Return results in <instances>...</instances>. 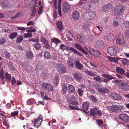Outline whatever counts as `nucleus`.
I'll return each instance as SVG.
<instances>
[{
	"instance_id": "obj_1",
	"label": "nucleus",
	"mask_w": 129,
	"mask_h": 129,
	"mask_svg": "<svg viewBox=\"0 0 129 129\" xmlns=\"http://www.w3.org/2000/svg\"><path fill=\"white\" fill-rule=\"evenodd\" d=\"M119 48L115 46L111 45L108 48L107 52L111 56L116 55V53L119 50Z\"/></svg>"
},
{
	"instance_id": "obj_2",
	"label": "nucleus",
	"mask_w": 129,
	"mask_h": 129,
	"mask_svg": "<svg viewBox=\"0 0 129 129\" xmlns=\"http://www.w3.org/2000/svg\"><path fill=\"white\" fill-rule=\"evenodd\" d=\"M125 9L123 6L120 5L117 6L114 10V13L115 15L118 16L121 15Z\"/></svg>"
},
{
	"instance_id": "obj_3",
	"label": "nucleus",
	"mask_w": 129,
	"mask_h": 129,
	"mask_svg": "<svg viewBox=\"0 0 129 129\" xmlns=\"http://www.w3.org/2000/svg\"><path fill=\"white\" fill-rule=\"evenodd\" d=\"M118 87L124 91H127L129 90V85L126 83L121 82L118 85Z\"/></svg>"
},
{
	"instance_id": "obj_4",
	"label": "nucleus",
	"mask_w": 129,
	"mask_h": 129,
	"mask_svg": "<svg viewBox=\"0 0 129 129\" xmlns=\"http://www.w3.org/2000/svg\"><path fill=\"white\" fill-rule=\"evenodd\" d=\"M43 116L41 114H40L36 119L34 121V126L37 128L38 127L41 125L43 121Z\"/></svg>"
},
{
	"instance_id": "obj_5",
	"label": "nucleus",
	"mask_w": 129,
	"mask_h": 129,
	"mask_svg": "<svg viewBox=\"0 0 129 129\" xmlns=\"http://www.w3.org/2000/svg\"><path fill=\"white\" fill-rule=\"evenodd\" d=\"M42 87L48 92L52 91L53 89L52 86L50 84L47 83H43L42 84Z\"/></svg>"
},
{
	"instance_id": "obj_6",
	"label": "nucleus",
	"mask_w": 129,
	"mask_h": 129,
	"mask_svg": "<svg viewBox=\"0 0 129 129\" xmlns=\"http://www.w3.org/2000/svg\"><path fill=\"white\" fill-rule=\"evenodd\" d=\"M57 70L59 73L64 74L66 73V70L64 66L62 64H60L58 66Z\"/></svg>"
},
{
	"instance_id": "obj_7",
	"label": "nucleus",
	"mask_w": 129,
	"mask_h": 129,
	"mask_svg": "<svg viewBox=\"0 0 129 129\" xmlns=\"http://www.w3.org/2000/svg\"><path fill=\"white\" fill-rule=\"evenodd\" d=\"M70 6L67 2H64L63 5V10L65 13H67L70 9Z\"/></svg>"
},
{
	"instance_id": "obj_8",
	"label": "nucleus",
	"mask_w": 129,
	"mask_h": 129,
	"mask_svg": "<svg viewBox=\"0 0 129 129\" xmlns=\"http://www.w3.org/2000/svg\"><path fill=\"white\" fill-rule=\"evenodd\" d=\"M113 8V5L111 4H109L104 6L102 7V9L103 11L107 12Z\"/></svg>"
},
{
	"instance_id": "obj_9",
	"label": "nucleus",
	"mask_w": 129,
	"mask_h": 129,
	"mask_svg": "<svg viewBox=\"0 0 129 129\" xmlns=\"http://www.w3.org/2000/svg\"><path fill=\"white\" fill-rule=\"evenodd\" d=\"M77 39L78 41L82 44L86 42L85 38L82 34H79L77 36Z\"/></svg>"
},
{
	"instance_id": "obj_10",
	"label": "nucleus",
	"mask_w": 129,
	"mask_h": 129,
	"mask_svg": "<svg viewBox=\"0 0 129 129\" xmlns=\"http://www.w3.org/2000/svg\"><path fill=\"white\" fill-rule=\"evenodd\" d=\"M65 49H66L67 51H68L70 50L73 52V53L76 54L79 56H82L83 55L82 54L79 53L76 50L72 47L70 48L68 46H66Z\"/></svg>"
},
{
	"instance_id": "obj_11",
	"label": "nucleus",
	"mask_w": 129,
	"mask_h": 129,
	"mask_svg": "<svg viewBox=\"0 0 129 129\" xmlns=\"http://www.w3.org/2000/svg\"><path fill=\"white\" fill-rule=\"evenodd\" d=\"M72 17L73 19L75 20H78L79 17V12L76 10L73 11L72 13Z\"/></svg>"
},
{
	"instance_id": "obj_12",
	"label": "nucleus",
	"mask_w": 129,
	"mask_h": 129,
	"mask_svg": "<svg viewBox=\"0 0 129 129\" xmlns=\"http://www.w3.org/2000/svg\"><path fill=\"white\" fill-rule=\"evenodd\" d=\"M116 42L120 45L124 44V41L122 35H119L118 36L116 40Z\"/></svg>"
},
{
	"instance_id": "obj_13",
	"label": "nucleus",
	"mask_w": 129,
	"mask_h": 129,
	"mask_svg": "<svg viewBox=\"0 0 129 129\" xmlns=\"http://www.w3.org/2000/svg\"><path fill=\"white\" fill-rule=\"evenodd\" d=\"M120 118L122 121L125 122L129 121V117L125 114H121L119 115Z\"/></svg>"
},
{
	"instance_id": "obj_14",
	"label": "nucleus",
	"mask_w": 129,
	"mask_h": 129,
	"mask_svg": "<svg viewBox=\"0 0 129 129\" xmlns=\"http://www.w3.org/2000/svg\"><path fill=\"white\" fill-rule=\"evenodd\" d=\"M74 45L78 50L81 51V52L84 54L85 55L88 54L87 52L85 51L81 45H80L78 43L75 44Z\"/></svg>"
},
{
	"instance_id": "obj_15",
	"label": "nucleus",
	"mask_w": 129,
	"mask_h": 129,
	"mask_svg": "<svg viewBox=\"0 0 129 129\" xmlns=\"http://www.w3.org/2000/svg\"><path fill=\"white\" fill-rule=\"evenodd\" d=\"M122 108L120 106L118 105H114L111 107V109L113 112H117L118 110L121 109Z\"/></svg>"
},
{
	"instance_id": "obj_16",
	"label": "nucleus",
	"mask_w": 129,
	"mask_h": 129,
	"mask_svg": "<svg viewBox=\"0 0 129 129\" xmlns=\"http://www.w3.org/2000/svg\"><path fill=\"white\" fill-rule=\"evenodd\" d=\"M74 77L75 79L78 81H80L82 78V74L79 73H76L74 74Z\"/></svg>"
},
{
	"instance_id": "obj_17",
	"label": "nucleus",
	"mask_w": 129,
	"mask_h": 129,
	"mask_svg": "<svg viewBox=\"0 0 129 129\" xmlns=\"http://www.w3.org/2000/svg\"><path fill=\"white\" fill-rule=\"evenodd\" d=\"M89 106V104L88 103L86 102L84 103L82 105V106L81 109V110L86 113V111H87L88 109Z\"/></svg>"
},
{
	"instance_id": "obj_18",
	"label": "nucleus",
	"mask_w": 129,
	"mask_h": 129,
	"mask_svg": "<svg viewBox=\"0 0 129 129\" xmlns=\"http://www.w3.org/2000/svg\"><path fill=\"white\" fill-rule=\"evenodd\" d=\"M111 96L112 99L115 100H121L122 96L116 93H113L111 94Z\"/></svg>"
},
{
	"instance_id": "obj_19",
	"label": "nucleus",
	"mask_w": 129,
	"mask_h": 129,
	"mask_svg": "<svg viewBox=\"0 0 129 129\" xmlns=\"http://www.w3.org/2000/svg\"><path fill=\"white\" fill-rule=\"evenodd\" d=\"M1 4L4 8H8L11 6V5L8 1H5L4 3H1Z\"/></svg>"
},
{
	"instance_id": "obj_20",
	"label": "nucleus",
	"mask_w": 129,
	"mask_h": 129,
	"mask_svg": "<svg viewBox=\"0 0 129 129\" xmlns=\"http://www.w3.org/2000/svg\"><path fill=\"white\" fill-rule=\"evenodd\" d=\"M76 67L77 69L81 70L83 67L78 61H76L75 63Z\"/></svg>"
},
{
	"instance_id": "obj_21",
	"label": "nucleus",
	"mask_w": 129,
	"mask_h": 129,
	"mask_svg": "<svg viewBox=\"0 0 129 129\" xmlns=\"http://www.w3.org/2000/svg\"><path fill=\"white\" fill-rule=\"evenodd\" d=\"M69 102L73 105H77L78 104L76 98L74 97H71L69 101Z\"/></svg>"
},
{
	"instance_id": "obj_22",
	"label": "nucleus",
	"mask_w": 129,
	"mask_h": 129,
	"mask_svg": "<svg viewBox=\"0 0 129 129\" xmlns=\"http://www.w3.org/2000/svg\"><path fill=\"white\" fill-rule=\"evenodd\" d=\"M116 71L117 72L121 75L124 74L125 72L123 69L119 67L116 68Z\"/></svg>"
},
{
	"instance_id": "obj_23",
	"label": "nucleus",
	"mask_w": 129,
	"mask_h": 129,
	"mask_svg": "<svg viewBox=\"0 0 129 129\" xmlns=\"http://www.w3.org/2000/svg\"><path fill=\"white\" fill-rule=\"evenodd\" d=\"M90 20L93 19L96 15V13L95 11H88Z\"/></svg>"
},
{
	"instance_id": "obj_24",
	"label": "nucleus",
	"mask_w": 129,
	"mask_h": 129,
	"mask_svg": "<svg viewBox=\"0 0 129 129\" xmlns=\"http://www.w3.org/2000/svg\"><path fill=\"white\" fill-rule=\"evenodd\" d=\"M108 58L109 60L112 62H114L116 63H117L118 62V60L120 59L119 58H117L115 57H112L109 56H108Z\"/></svg>"
},
{
	"instance_id": "obj_25",
	"label": "nucleus",
	"mask_w": 129,
	"mask_h": 129,
	"mask_svg": "<svg viewBox=\"0 0 129 129\" xmlns=\"http://www.w3.org/2000/svg\"><path fill=\"white\" fill-rule=\"evenodd\" d=\"M33 47L37 50H40L41 48V44L40 43H36L33 45Z\"/></svg>"
},
{
	"instance_id": "obj_26",
	"label": "nucleus",
	"mask_w": 129,
	"mask_h": 129,
	"mask_svg": "<svg viewBox=\"0 0 129 129\" xmlns=\"http://www.w3.org/2000/svg\"><path fill=\"white\" fill-rule=\"evenodd\" d=\"M26 56L28 59H31L33 57V54L30 51L27 52L26 54Z\"/></svg>"
},
{
	"instance_id": "obj_27",
	"label": "nucleus",
	"mask_w": 129,
	"mask_h": 129,
	"mask_svg": "<svg viewBox=\"0 0 129 129\" xmlns=\"http://www.w3.org/2000/svg\"><path fill=\"white\" fill-rule=\"evenodd\" d=\"M57 26L59 30L60 31L63 29V27L62 25V23L61 21H58L57 22Z\"/></svg>"
},
{
	"instance_id": "obj_28",
	"label": "nucleus",
	"mask_w": 129,
	"mask_h": 129,
	"mask_svg": "<svg viewBox=\"0 0 129 129\" xmlns=\"http://www.w3.org/2000/svg\"><path fill=\"white\" fill-rule=\"evenodd\" d=\"M88 12H85L83 15V19L85 20H90V18Z\"/></svg>"
},
{
	"instance_id": "obj_29",
	"label": "nucleus",
	"mask_w": 129,
	"mask_h": 129,
	"mask_svg": "<svg viewBox=\"0 0 129 129\" xmlns=\"http://www.w3.org/2000/svg\"><path fill=\"white\" fill-rule=\"evenodd\" d=\"M51 41L55 43L57 45L58 44H60L61 43L60 40L56 38H53L51 39Z\"/></svg>"
},
{
	"instance_id": "obj_30",
	"label": "nucleus",
	"mask_w": 129,
	"mask_h": 129,
	"mask_svg": "<svg viewBox=\"0 0 129 129\" xmlns=\"http://www.w3.org/2000/svg\"><path fill=\"white\" fill-rule=\"evenodd\" d=\"M5 78L8 82H10L11 79V77L10 74H9L8 73L6 72L5 74Z\"/></svg>"
},
{
	"instance_id": "obj_31",
	"label": "nucleus",
	"mask_w": 129,
	"mask_h": 129,
	"mask_svg": "<svg viewBox=\"0 0 129 129\" xmlns=\"http://www.w3.org/2000/svg\"><path fill=\"white\" fill-rule=\"evenodd\" d=\"M69 92L70 93L74 92L75 91V88L72 85L68 86Z\"/></svg>"
},
{
	"instance_id": "obj_32",
	"label": "nucleus",
	"mask_w": 129,
	"mask_h": 129,
	"mask_svg": "<svg viewBox=\"0 0 129 129\" xmlns=\"http://www.w3.org/2000/svg\"><path fill=\"white\" fill-rule=\"evenodd\" d=\"M89 98L93 102L97 103L98 102V99L94 96L91 95L89 97Z\"/></svg>"
},
{
	"instance_id": "obj_33",
	"label": "nucleus",
	"mask_w": 129,
	"mask_h": 129,
	"mask_svg": "<svg viewBox=\"0 0 129 129\" xmlns=\"http://www.w3.org/2000/svg\"><path fill=\"white\" fill-rule=\"evenodd\" d=\"M98 91L100 92V93H105L107 92L108 90L107 89H106L103 88H99Z\"/></svg>"
},
{
	"instance_id": "obj_34",
	"label": "nucleus",
	"mask_w": 129,
	"mask_h": 129,
	"mask_svg": "<svg viewBox=\"0 0 129 129\" xmlns=\"http://www.w3.org/2000/svg\"><path fill=\"white\" fill-rule=\"evenodd\" d=\"M17 35V33L13 32L11 33L9 35V38L11 39H14Z\"/></svg>"
},
{
	"instance_id": "obj_35",
	"label": "nucleus",
	"mask_w": 129,
	"mask_h": 129,
	"mask_svg": "<svg viewBox=\"0 0 129 129\" xmlns=\"http://www.w3.org/2000/svg\"><path fill=\"white\" fill-rule=\"evenodd\" d=\"M67 91V85L65 84H63L62 85V92L63 94L65 95L66 94Z\"/></svg>"
},
{
	"instance_id": "obj_36",
	"label": "nucleus",
	"mask_w": 129,
	"mask_h": 129,
	"mask_svg": "<svg viewBox=\"0 0 129 129\" xmlns=\"http://www.w3.org/2000/svg\"><path fill=\"white\" fill-rule=\"evenodd\" d=\"M23 38L22 35L19 36L16 40V42L19 43L23 39Z\"/></svg>"
},
{
	"instance_id": "obj_37",
	"label": "nucleus",
	"mask_w": 129,
	"mask_h": 129,
	"mask_svg": "<svg viewBox=\"0 0 129 129\" xmlns=\"http://www.w3.org/2000/svg\"><path fill=\"white\" fill-rule=\"evenodd\" d=\"M2 55L3 56H6L7 58H9L10 57V53L7 51H4L2 53Z\"/></svg>"
},
{
	"instance_id": "obj_38",
	"label": "nucleus",
	"mask_w": 129,
	"mask_h": 129,
	"mask_svg": "<svg viewBox=\"0 0 129 129\" xmlns=\"http://www.w3.org/2000/svg\"><path fill=\"white\" fill-rule=\"evenodd\" d=\"M101 54L100 52L94 50L93 52H92V54L94 56L98 57Z\"/></svg>"
},
{
	"instance_id": "obj_39",
	"label": "nucleus",
	"mask_w": 129,
	"mask_h": 129,
	"mask_svg": "<svg viewBox=\"0 0 129 129\" xmlns=\"http://www.w3.org/2000/svg\"><path fill=\"white\" fill-rule=\"evenodd\" d=\"M40 40L41 42H42L44 45H47V43H48L47 40L46 38L41 37Z\"/></svg>"
},
{
	"instance_id": "obj_40",
	"label": "nucleus",
	"mask_w": 129,
	"mask_h": 129,
	"mask_svg": "<svg viewBox=\"0 0 129 129\" xmlns=\"http://www.w3.org/2000/svg\"><path fill=\"white\" fill-rule=\"evenodd\" d=\"M40 40L38 38H31L28 39V41L29 42H39Z\"/></svg>"
},
{
	"instance_id": "obj_41",
	"label": "nucleus",
	"mask_w": 129,
	"mask_h": 129,
	"mask_svg": "<svg viewBox=\"0 0 129 129\" xmlns=\"http://www.w3.org/2000/svg\"><path fill=\"white\" fill-rule=\"evenodd\" d=\"M85 72L87 74L90 76H95V74H94V72H91L88 71V70H86Z\"/></svg>"
},
{
	"instance_id": "obj_42",
	"label": "nucleus",
	"mask_w": 129,
	"mask_h": 129,
	"mask_svg": "<svg viewBox=\"0 0 129 129\" xmlns=\"http://www.w3.org/2000/svg\"><path fill=\"white\" fill-rule=\"evenodd\" d=\"M35 100L34 99L32 98L28 100L27 102V104L28 105H30L35 103Z\"/></svg>"
},
{
	"instance_id": "obj_43",
	"label": "nucleus",
	"mask_w": 129,
	"mask_h": 129,
	"mask_svg": "<svg viewBox=\"0 0 129 129\" xmlns=\"http://www.w3.org/2000/svg\"><path fill=\"white\" fill-rule=\"evenodd\" d=\"M44 56L47 59H49L51 57V55L50 53L48 51L45 52L44 53Z\"/></svg>"
},
{
	"instance_id": "obj_44",
	"label": "nucleus",
	"mask_w": 129,
	"mask_h": 129,
	"mask_svg": "<svg viewBox=\"0 0 129 129\" xmlns=\"http://www.w3.org/2000/svg\"><path fill=\"white\" fill-rule=\"evenodd\" d=\"M93 79L95 80L96 81H97L99 82H102V80L101 77L99 76H98L97 77H93Z\"/></svg>"
},
{
	"instance_id": "obj_45",
	"label": "nucleus",
	"mask_w": 129,
	"mask_h": 129,
	"mask_svg": "<svg viewBox=\"0 0 129 129\" xmlns=\"http://www.w3.org/2000/svg\"><path fill=\"white\" fill-rule=\"evenodd\" d=\"M0 78L1 79L3 80L5 78L4 72L3 69H1L0 71Z\"/></svg>"
},
{
	"instance_id": "obj_46",
	"label": "nucleus",
	"mask_w": 129,
	"mask_h": 129,
	"mask_svg": "<svg viewBox=\"0 0 129 129\" xmlns=\"http://www.w3.org/2000/svg\"><path fill=\"white\" fill-rule=\"evenodd\" d=\"M90 114L91 115L93 116H95L97 114L96 111L95 110H94L93 109H92L90 111Z\"/></svg>"
},
{
	"instance_id": "obj_47",
	"label": "nucleus",
	"mask_w": 129,
	"mask_h": 129,
	"mask_svg": "<svg viewBox=\"0 0 129 129\" xmlns=\"http://www.w3.org/2000/svg\"><path fill=\"white\" fill-rule=\"evenodd\" d=\"M97 122L98 125L102 127L104 126L103 121L100 119H98L96 120Z\"/></svg>"
},
{
	"instance_id": "obj_48",
	"label": "nucleus",
	"mask_w": 129,
	"mask_h": 129,
	"mask_svg": "<svg viewBox=\"0 0 129 129\" xmlns=\"http://www.w3.org/2000/svg\"><path fill=\"white\" fill-rule=\"evenodd\" d=\"M32 36L33 35L30 33L24 34L23 35V37L25 38H31Z\"/></svg>"
},
{
	"instance_id": "obj_49",
	"label": "nucleus",
	"mask_w": 129,
	"mask_h": 129,
	"mask_svg": "<svg viewBox=\"0 0 129 129\" xmlns=\"http://www.w3.org/2000/svg\"><path fill=\"white\" fill-rule=\"evenodd\" d=\"M36 9L34 7L31 10V16H33L36 14Z\"/></svg>"
},
{
	"instance_id": "obj_50",
	"label": "nucleus",
	"mask_w": 129,
	"mask_h": 129,
	"mask_svg": "<svg viewBox=\"0 0 129 129\" xmlns=\"http://www.w3.org/2000/svg\"><path fill=\"white\" fill-rule=\"evenodd\" d=\"M6 42V39L4 38L1 39L0 40V44H3Z\"/></svg>"
},
{
	"instance_id": "obj_51",
	"label": "nucleus",
	"mask_w": 129,
	"mask_h": 129,
	"mask_svg": "<svg viewBox=\"0 0 129 129\" xmlns=\"http://www.w3.org/2000/svg\"><path fill=\"white\" fill-rule=\"evenodd\" d=\"M41 94L42 95V98H44L46 100H50V99L49 97H48V96H47L45 95V96L44 95V93L43 92H41Z\"/></svg>"
},
{
	"instance_id": "obj_52",
	"label": "nucleus",
	"mask_w": 129,
	"mask_h": 129,
	"mask_svg": "<svg viewBox=\"0 0 129 129\" xmlns=\"http://www.w3.org/2000/svg\"><path fill=\"white\" fill-rule=\"evenodd\" d=\"M67 63L70 67H73L74 66L73 63L70 60L68 61L67 62Z\"/></svg>"
},
{
	"instance_id": "obj_53",
	"label": "nucleus",
	"mask_w": 129,
	"mask_h": 129,
	"mask_svg": "<svg viewBox=\"0 0 129 129\" xmlns=\"http://www.w3.org/2000/svg\"><path fill=\"white\" fill-rule=\"evenodd\" d=\"M78 92L79 95L81 96L83 93V90L80 88H78Z\"/></svg>"
},
{
	"instance_id": "obj_54",
	"label": "nucleus",
	"mask_w": 129,
	"mask_h": 129,
	"mask_svg": "<svg viewBox=\"0 0 129 129\" xmlns=\"http://www.w3.org/2000/svg\"><path fill=\"white\" fill-rule=\"evenodd\" d=\"M122 63L124 64H128V61L126 59H122Z\"/></svg>"
},
{
	"instance_id": "obj_55",
	"label": "nucleus",
	"mask_w": 129,
	"mask_h": 129,
	"mask_svg": "<svg viewBox=\"0 0 129 129\" xmlns=\"http://www.w3.org/2000/svg\"><path fill=\"white\" fill-rule=\"evenodd\" d=\"M18 111H16L13 112H12L11 113V115L13 116H16L18 115Z\"/></svg>"
},
{
	"instance_id": "obj_56",
	"label": "nucleus",
	"mask_w": 129,
	"mask_h": 129,
	"mask_svg": "<svg viewBox=\"0 0 129 129\" xmlns=\"http://www.w3.org/2000/svg\"><path fill=\"white\" fill-rule=\"evenodd\" d=\"M124 26L126 28H128L129 27V21H125L124 23Z\"/></svg>"
},
{
	"instance_id": "obj_57",
	"label": "nucleus",
	"mask_w": 129,
	"mask_h": 129,
	"mask_svg": "<svg viewBox=\"0 0 129 129\" xmlns=\"http://www.w3.org/2000/svg\"><path fill=\"white\" fill-rule=\"evenodd\" d=\"M35 23L33 21H31L28 22L27 24V25L29 26L30 25H35Z\"/></svg>"
},
{
	"instance_id": "obj_58",
	"label": "nucleus",
	"mask_w": 129,
	"mask_h": 129,
	"mask_svg": "<svg viewBox=\"0 0 129 129\" xmlns=\"http://www.w3.org/2000/svg\"><path fill=\"white\" fill-rule=\"evenodd\" d=\"M17 29L18 30L24 31L26 30V28L24 27L19 26L17 28Z\"/></svg>"
},
{
	"instance_id": "obj_59",
	"label": "nucleus",
	"mask_w": 129,
	"mask_h": 129,
	"mask_svg": "<svg viewBox=\"0 0 129 129\" xmlns=\"http://www.w3.org/2000/svg\"><path fill=\"white\" fill-rule=\"evenodd\" d=\"M36 30L35 29H29L27 31V33H31L32 32H35L36 31Z\"/></svg>"
},
{
	"instance_id": "obj_60",
	"label": "nucleus",
	"mask_w": 129,
	"mask_h": 129,
	"mask_svg": "<svg viewBox=\"0 0 129 129\" xmlns=\"http://www.w3.org/2000/svg\"><path fill=\"white\" fill-rule=\"evenodd\" d=\"M66 46L64 45L63 44H61L60 46V48L63 50L65 49Z\"/></svg>"
},
{
	"instance_id": "obj_61",
	"label": "nucleus",
	"mask_w": 129,
	"mask_h": 129,
	"mask_svg": "<svg viewBox=\"0 0 129 129\" xmlns=\"http://www.w3.org/2000/svg\"><path fill=\"white\" fill-rule=\"evenodd\" d=\"M58 77L57 76H56L55 77V79L54 80V83L56 84H57L58 83Z\"/></svg>"
},
{
	"instance_id": "obj_62",
	"label": "nucleus",
	"mask_w": 129,
	"mask_h": 129,
	"mask_svg": "<svg viewBox=\"0 0 129 129\" xmlns=\"http://www.w3.org/2000/svg\"><path fill=\"white\" fill-rule=\"evenodd\" d=\"M113 25L115 27L117 26L118 25V23L116 21H114L113 23Z\"/></svg>"
},
{
	"instance_id": "obj_63",
	"label": "nucleus",
	"mask_w": 129,
	"mask_h": 129,
	"mask_svg": "<svg viewBox=\"0 0 129 129\" xmlns=\"http://www.w3.org/2000/svg\"><path fill=\"white\" fill-rule=\"evenodd\" d=\"M116 78L114 77L113 76H111L110 75H108L107 79L108 80H111L113 79H115Z\"/></svg>"
},
{
	"instance_id": "obj_64",
	"label": "nucleus",
	"mask_w": 129,
	"mask_h": 129,
	"mask_svg": "<svg viewBox=\"0 0 129 129\" xmlns=\"http://www.w3.org/2000/svg\"><path fill=\"white\" fill-rule=\"evenodd\" d=\"M53 5L54 9L56 10L57 8V2H54Z\"/></svg>"
}]
</instances>
